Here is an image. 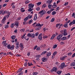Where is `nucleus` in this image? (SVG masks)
<instances>
[{"label":"nucleus","mask_w":75,"mask_h":75,"mask_svg":"<svg viewBox=\"0 0 75 75\" xmlns=\"http://www.w3.org/2000/svg\"><path fill=\"white\" fill-rule=\"evenodd\" d=\"M45 13H46V11L44 10H42L39 12V14H40V17H42V15H44V14H45Z\"/></svg>","instance_id":"f03ea898"},{"label":"nucleus","mask_w":75,"mask_h":75,"mask_svg":"<svg viewBox=\"0 0 75 75\" xmlns=\"http://www.w3.org/2000/svg\"><path fill=\"white\" fill-rule=\"evenodd\" d=\"M6 20V17L4 16L3 18L2 19V21H1V23L4 24H5V21Z\"/></svg>","instance_id":"423d86ee"},{"label":"nucleus","mask_w":75,"mask_h":75,"mask_svg":"<svg viewBox=\"0 0 75 75\" xmlns=\"http://www.w3.org/2000/svg\"><path fill=\"white\" fill-rule=\"evenodd\" d=\"M65 63H62L61 65L59 67L60 68V69H63L65 66Z\"/></svg>","instance_id":"0eeeda50"},{"label":"nucleus","mask_w":75,"mask_h":75,"mask_svg":"<svg viewBox=\"0 0 75 75\" xmlns=\"http://www.w3.org/2000/svg\"><path fill=\"white\" fill-rule=\"evenodd\" d=\"M23 73H24V72H23V71H22L20 73H19L18 75H22L23 74Z\"/></svg>","instance_id":"09e8293b"},{"label":"nucleus","mask_w":75,"mask_h":75,"mask_svg":"<svg viewBox=\"0 0 75 75\" xmlns=\"http://www.w3.org/2000/svg\"><path fill=\"white\" fill-rule=\"evenodd\" d=\"M37 6H40V5H41V2H39L37 4Z\"/></svg>","instance_id":"ea45409f"},{"label":"nucleus","mask_w":75,"mask_h":75,"mask_svg":"<svg viewBox=\"0 0 75 75\" xmlns=\"http://www.w3.org/2000/svg\"><path fill=\"white\" fill-rule=\"evenodd\" d=\"M51 54V52H47V57H50Z\"/></svg>","instance_id":"dca6fc26"},{"label":"nucleus","mask_w":75,"mask_h":75,"mask_svg":"<svg viewBox=\"0 0 75 75\" xmlns=\"http://www.w3.org/2000/svg\"><path fill=\"white\" fill-rule=\"evenodd\" d=\"M6 44V41H4L2 42V44H3L4 46V45H5Z\"/></svg>","instance_id":"473e14b6"},{"label":"nucleus","mask_w":75,"mask_h":75,"mask_svg":"<svg viewBox=\"0 0 75 75\" xmlns=\"http://www.w3.org/2000/svg\"><path fill=\"white\" fill-rule=\"evenodd\" d=\"M20 31L21 33H23L25 31V29H22L20 30Z\"/></svg>","instance_id":"f704fd0d"},{"label":"nucleus","mask_w":75,"mask_h":75,"mask_svg":"<svg viewBox=\"0 0 75 75\" xmlns=\"http://www.w3.org/2000/svg\"><path fill=\"white\" fill-rule=\"evenodd\" d=\"M24 8H21V12H22V13L24 12V11H25V10H24Z\"/></svg>","instance_id":"b1692460"},{"label":"nucleus","mask_w":75,"mask_h":75,"mask_svg":"<svg viewBox=\"0 0 75 75\" xmlns=\"http://www.w3.org/2000/svg\"><path fill=\"white\" fill-rule=\"evenodd\" d=\"M40 23H36V27H40Z\"/></svg>","instance_id":"603ef678"},{"label":"nucleus","mask_w":75,"mask_h":75,"mask_svg":"<svg viewBox=\"0 0 75 75\" xmlns=\"http://www.w3.org/2000/svg\"><path fill=\"white\" fill-rule=\"evenodd\" d=\"M57 51L54 52L53 53V55H54V56H52V58H54V57L55 55H57Z\"/></svg>","instance_id":"9b49d317"},{"label":"nucleus","mask_w":75,"mask_h":75,"mask_svg":"<svg viewBox=\"0 0 75 75\" xmlns=\"http://www.w3.org/2000/svg\"><path fill=\"white\" fill-rule=\"evenodd\" d=\"M35 34L34 33L32 34H31V38H35Z\"/></svg>","instance_id":"4be33fe9"},{"label":"nucleus","mask_w":75,"mask_h":75,"mask_svg":"<svg viewBox=\"0 0 75 75\" xmlns=\"http://www.w3.org/2000/svg\"><path fill=\"white\" fill-rule=\"evenodd\" d=\"M37 24V22H35L33 24V26L34 27H36V25Z\"/></svg>","instance_id":"bb28decb"},{"label":"nucleus","mask_w":75,"mask_h":75,"mask_svg":"<svg viewBox=\"0 0 75 75\" xmlns=\"http://www.w3.org/2000/svg\"><path fill=\"white\" fill-rule=\"evenodd\" d=\"M64 27H65V28H67L68 27V24L66 23L64 25Z\"/></svg>","instance_id":"72a5a7b5"},{"label":"nucleus","mask_w":75,"mask_h":75,"mask_svg":"<svg viewBox=\"0 0 75 75\" xmlns=\"http://www.w3.org/2000/svg\"><path fill=\"white\" fill-rule=\"evenodd\" d=\"M37 17L35 16L34 18V21H36V20H37Z\"/></svg>","instance_id":"bf43d9fd"},{"label":"nucleus","mask_w":75,"mask_h":75,"mask_svg":"<svg viewBox=\"0 0 75 75\" xmlns=\"http://www.w3.org/2000/svg\"><path fill=\"white\" fill-rule=\"evenodd\" d=\"M46 7H47V5L46 4H44L42 6V8H45Z\"/></svg>","instance_id":"7c9ffc66"},{"label":"nucleus","mask_w":75,"mask_h":75,"mask_svg":"<svg viewBox=\"0 0 75 75\" xmlns=\"http://www.w3.org/2000/svg\"><path fill=\"white\" fill-rule=\"evenodd\" d=\"M39 35V33L37 32L35 33V36H36V37H37V36H38Z\"/></svg>","instance_id":"79ce46f5"},{"label":"nucleus","mask_w":75,"mask_h":75,"mask_svg":"<svg viewBox=\"0 0 75 75\" xmlns=\"http://www.w3.org/2000/svg\"><path fill=\"white\" fill-rule=\"evenodd\" d=\"M32 22H33V20L31 19L29 21L28 24H31V23H32Z\"/></svg>","instance_id":"58836bf2"},{"label":"nucleus","mask_w":75,"mask_h":75,"mask_svg":"<svg viewBox=\"0 0 75 75\" xmlns=\"http://www.w3.org/2000/svg\"><path fill=\"white\" fill-rule=\"evenodd\" d=\"M28 67H31V65H32V66L33 65V64L31 62L30 63V62H28Z\"/></svg>","instance_id":"393cba45"},{"label":"nucleus","mask_w":75,"mask_h":75,"mask_svg":"<svg viewBox=\"0 0 75 75\" xmlns=\"http://www.w3.org/2000/svg\"><path fill=\"white\" fill-rule=\"evenodd\" d=\"M34 4H32V3H30L28 5V6H29L28 7L29 9L28 10V11L29 12H31V11H32L33 10V7H34Z\"/></svg>","instance_id":"f257e3e1"},{"label":"nucleus","mask_w":75,"mask_h":75,"mask_svg":"<svg viewBox=\"0 0 75 75\" xmlns=\"http://www.w3.org/2000/svg\"><path fill=\"white\" fill-rule=\"evenodd\" d=\"M31 34L30 33H28V37H31Z\"/></svg>","instance_id":"864d4df0"},{"label":"nucleus","mask_w":75,"mask_h":75,"mask_svg":"<svg viewBox=\"0 0 75 75\" xmlns=\"http://www.w3.org/2000/svg\"><path fill=\"white\" fill-rule=\"evenodd\" d=\"M37 47H38V46L37 45L35 46L33 48V50H35L37 48Z\"/></svg>","instance_id":"5fc2aeb1"},{"label":"nucleus","mask_w":75,"mask_h":75,"mask_svg":"<svg viewBox=\"0 0 75 75\" xmlns=\"http://www.w3.org/2000/svg\"><path fill=\"white\" fill-rule=\"evenodd\" d=\"M75 57V53H74L72 56V58H74Z\"/></svg>","instance_id":"e2e57ef3"},{"label":"nucleus","mask_w":75,"mask_h":75,"mask_svg":"<svg viewBox=\"0 0 75 75\" xmlns=\"http://www.w3.org/2000/svg\"><path fill=\"white\" fill-rule=\"evenodd\" d=\"M7 48L9 49V50H13V49H14V45H12L11 46V45L10 44H9L8 46L7 47Z\"/></svg>","instance_id":"20e7f679"},{"label":"nucleus","mask_w":75,"mask_h":75,"mask_svg":"<svg viewBox=\"0 0 75 75\" xmlns=\"http://www.w3.org/2000/svg\"><path fill=\"white\" fill-rule=\"evenodd\" d=\"M72 23L73 24H75V20H74L72 21Z\"/></svg>","instance_id":"774afa93"},{"label":"nucleus","mask_w":75,"mask_h":75,"mask_svg":"<svg viewBox=\"0 0 75 75\" xmlns=\"http://www.w3.org/2000/svg\"><path fill=\"white\" fill-rule=\"evenodd\" d=\"M62 73V71H57V73L58 75H60Z\"/></svg>","instance_id":"aec40b11"},{"label":"nucleus","mask_w":75,"mask_h":75,"mask_svg":"<svg viewBox=\"0 0 75 75\" xmlns=\"http://www.w3.org/2000/svg\"><path fill=\"white\" fill-rule=\"evenodd\" d=\"M63 35L64 36H66L68 35V33H67V30L66 29H64L63 31Z\"/></svg>","instance_id":"39448f33"},{"label":"nucleus","mask_w":75,"mask_h":75,"mask_svg":"<svg viewBox=\"0 0 75 75\" xmlns=\"http://www.w3.org/2000/svg\"><path fill=\"white\" fill-rule=\"evenodd\" d=\"M20 19H21V17H19L17 18V20H20Z\"/></svg>","instance_id":"69168bd1"},{"label":"nucleus","mask_w":75,"mask_h":75,"mask_svg":"<svg viewBox=\"0 0 75 75\" xmlns=\"http://www.w3.org/2000/svg\"><path fill=\"white\" fill-rule=\"evenodd\" d=\"M59 63L58 62H57L55 63V66H58L59 65Z\"/></svg>","instance_id":"e433bc0d"},{"label":"nucleus","mask_w":75,"mask_h":75,"mask_svg":"<svg viewBox=\"0 0 75 75\" xmlns=\"http://www.w3.org/2000/svg\"><path fill=\"white\" fill-rule=\"evenodd\" d=\"M52 70L53 71H54L55 72H57V67H54L52 69Z\"/></svg>","instance_id":"ddd939ff"},{"label":"nucleus","mask_w":75,"mask_h":75,"mask_svg":"<svg viewBox=\"0 0 75 75\" xmlns=\"http://www.w3.org/2000/svg\"><path fill=\"white\" fill-rule=\"evenodd\" d=\"M66 57H67V56H64L63 57H60V59L61 60V61H63L64 60L65 58H66Z\"/></svg>","instance_id":"9d476101"},{"label":"nucleus","mask_w":75,"mask_h":75,"mask_svg":"<svg viewBox=\"0 0 75 75\" xmlns=\"http://www.w3.org/2000/svg\"><path fill=\"white\" fill-rule=\"evenodd\" d=\"M14 25H16L17 26V27H18L19 25V23L18 22H15L14 23Z\"/></svg>","instance_id":"4468645a"},{"label":"nucleus","mask_w":75,"mask_h":75,"mask_svg":"<svg viewBox=\"0 0 75 75\" xmlns=\"http://www.w3.org/2000/svg\"><path fill=\"white\" fill-rule=\"evenodd\" d=\"M36 10L37 11H38L40 10V8L38 7L36 8Z\"/></svg>","instance_id":"6e6d98bb"},{"label":"nucleus","mask_w":75,"mask_h":75,"mask_svg":"<svg viewBox=\"0 0 75 75\" xmlns=\"http://www.w3.org/2000/svg\"><path fill=\"white\" fill-rule=\"evenodd\" d=\"M7 10L6 11H4L2 13V15H4V14H5V13H7Z\"/></svg>","instance_id":"a878e982"},{"label":"nucleus","mask_w":75,"mask_h":75,"mask_svg":"<svg viewBox=\"0 0 75 75\" xmlns=\"http://www.w3.org/2000/svg\"><path fill=\"white\" fill-rule=\"evenodd\" d=\"M62 36H63V33H62L60 34L59 35H58L56 39L58 40H59V42H60V41H61V40H60V39H61V38Z\"/></svg>","instance_id":"7ed1b4c3"},{"label":"nucleus","mask_w":75,"mask_h":75,"mask_svg":"<svg viewBox=\"0 0 75 75\" xmlns=\"http://www.w3.org/2000/svg\"><path fill=\"white\" fill-rule=\"evenodd\" d=\"M7 14L6 15L7 16V18H8L9 17H10V12H9L8 11H7Z\"/></svg>","instance_id":"6ab92c4d"},{"label":"nucleus","mask_w":75,"mask_h":75,"mask_svg":"<svg viewBox=\"0 0 75 75\" xmlns=\"http://www.w3.org/2000/svg\"><path fill=\"white\" fill-rule=\"evenodd\" d=\"M55 18H52V19L51 21V22H54V21H55Z\"/></svg>","instance_id":"c03bdc74"},{"label":"nucleus","mask_w":75,"mask_h":75,"mask_svg":"<svg viewBox=\"0 0 75 75\" xmlns=\"http://www.w3.org/2000/svg\"><path fill=\"white\" fill-rule=\"evenodd\" d=\"M41 28V26L37 27L35 28V30H39Z\"/></svg>","instance_id":"f3484780"},{"label":"nucleus","mask_w":75,"mask_h":75,"mask_svg":"<svg viewBox=\"0 0 75 75\" xmlns=\"http://www.w3.org/2000/svg\"><path fill=\"white\" fill-rule=\"evenodd\" d=\"M70 66L71 67H74V66H75V60H74V62H72L70 64Z\"/></svg>","instance_id":"f8f14e48"},{"label":"nucleus","mask_w":75,"mask_h":75,"mask_svg":"<svg viewBox=\"0 0 75 75\" xmlns=\"http://www.w3.org/2000/svg\"><path fill=\"white\" fill-rule=\"evenodd\" d=\"M9 26L8 25H5L4 26L5 28H8Z\"/></svg>","instance_id":"8fccbe9b"},{"label":"nucleus","mask_w":75,"mask_h":75,"mask_svg":"<svg viewBox=\"0 0 75 75\" xmlns=\"http://www.w3.org/2000/svg\"><path fill=\"white\" fill-rule=\"evenodd\" d=\"M27 65H28L27 63L25 62V64H24V66L25 67H27Z\"/></svg>","instance_id":"052dcab7"},{"label":"nucleus","mask_w":75,"mask_h":75,"mask_svg":"<svg viewBox=\"0 0 75 75\" xmlns=\"http://www.w3.org/2000/svg\"><path fill=\"white\" fill-rule=\"evenodd\" d=\"M30 52H28V53L27 54V55L28 57H29L30 56Z\"/></svg>","instance_id":"0e129e2a"},{"label":"nucleus","mask_w":75,"mask_h":75,"mask_svg":"<svg viewBox=\"0 0 75 75\" xmlns=\"http://www.w3.org/2000/svg\"><path fill=\"white\" fill-rule=\"evenodd\" d=\"M23 68H22L21 69H19L18 71V72H17V74H18V73L20 72H21V71L22 70H23Z\"/></svg>","instance_id":"5701e85b"},{"label":"nucleus","mask_w":75,"mask_h":75,"mask_svg":"<svg viewBox=\"0 0 75 75\" xmlns=\"http://www.w3.org/2000/svg\"><path fill=\"white\" fill-rule=\"evenodd\" d=\"M47 52V51H44L41 54V55H44V54H46V53Z\"/></svg>","instance_id":"cd10ccee"},{"label":"nucleus","mask_w":75,"mask_h":75,"mask_svg":"<svg viewBox=\"0 0 75 75\" xmlns=\"http://www.w3.org/2000/svg\"><path fill=\"white\" fill-rule=\"evenodd\" d=\"M41 35H42V33H40L39 34L38 36V38L40 40H42V37Z\"/></svg>","instance_id":"6e6552de"},{"label":"nucleus","mask_w":75,"mask_h":75,"mask_svg":"<svg viewBox=\"0 0 75 75\" xmlns=\"http://www.w3.org/2000/svg\"><path fill=\"white\" fill-rule=\"evenodd\" d=\"M7 54H6V55H9V54H10V55H11L12 56L13 55V54L12 53V52L11 51L10 52H7Z\"/></svg>","instance_id":"2eb2a0df"},{"label":"nucleus","mask_w":75,"mask_h":75,"mask_svg":"<svg viewBox=\"0 0 75 75\" xmlns=\"http://www.w3.org/2000/svg\"><path fill=\"white\" fill-rule=\"evenodd\" d=\"M16 38V36L13 35L11 36V38L12 39V40H15V38Z\"/></svg>","instance_id":"412c9836"},{"label":"nucleus","mask_w":75,"mask_h":75,"mask_svg":"<svg viewBox=\"0 0 75 75\" xmlns=\"http://www.w3.org/2000/svg\"><path fill=\"white\" fill-rule=\"evenodd\" d=\"M57 7V5H54L52 6V8H55Z\"/></svg>","instance_id":"de8ad7c7"},{"label":"nucleus","mask_w":75,"mask_h":75,"mask_svg":"<svg viewBox=\"0 0 75 75\" xmlns=\"http://www.w3.org/2000/svg\"><path fill=\"white\" fill-rule=\"evenodd\" d=\"M63 25V24H61L60 23V25H59V27L58 28V29H60L61 28V27H62Z\"/></svg>","instance_id":"4c0bfd02"},{"label":"nucleus","mask_w":75,"mask_h":75,"mask_svg":"<svg viewBox=\"0 0 75 75\" xmlns=\"http://www.w3.org/2000/svg\"><path fill=\"white\" fill-rule=\"evenodd\" d=\"M19 45L21 47V48H22V47H24V46L23 45V43L21 42L20 43Z\"/></svg>","instance_id":"c85d7f7f"},{"label":"nucleus","mask_w":75,"mask_h":75,"mask_svg":"<svg viewBox=\"0 0 75 75\" xmlns=\"http://www.w3.org/2000/svg\"><path fill=\"white\" fill-rule=\"evenodd\" d=\"M27 38V37L26 36L24 38L26 40H27V41H28V40H29V38Z\"/></svg>","instance_id":"49530a36"},{"label":"nucleus","mask_w":75,"mask_h":75,"mask_svg":"<svg viewBox=\"0 0 75 75\" xmlns=\"http://www.w3.org/2000/svg\"><path fill=\"white\" fill-rule=\"evenodd\" d=\"M47 13L48 14H51V11H49L47 12Z\"/></svg>","instance_id":"4d7b16f0"},{"label":"nucleus","mask_w":75,"mask_h":75,"mask_svg":"<svg viewBox=\"0 0 75 75\" xmlns=\"http://www.w3.org/2000/svg\"><path fill=\"white\" fill-rule=\"evenodd\" d=\"M28 17H29L30 19H31L32 18L33 16L32 15H30V14H29L28 15Z\"/></svg>","instance_id":"37998d69"},{"label":"nucleus","mask_w":75,"mask_h":75,"mask_svg":"<svg viewBox=\"0 0 75 75\" xmlns=\"http://www.w3.org/2000/svg\"><path fill=\"white\" fill-rule=\"evenodd\" d=\"M47 58H45V57H43L42 58V62H46L48 61Z\"/></svg>","instance_id":"1a4fd4ad"},{"label":"nucleus","mask_w":75,"mask_h":75,"mask_svg":"<svg viewBox=\"0 0 75 75\" xmlns=\"http://www.w3.org/2000/svg\"><path fill=\"white\" fill-rule=\"evenodd\" d=\"M30 3V1L28 0H27V1H26L25 2V4H28V3Z\"/></svg>","instance_id":"c9c22d12"},{"label":"nucleus","mask_w":75,"mask_h":75,"mask_svg":"<svg viewBox=\"0 0 75 75\" xmlns=\"http://www.w3.org/2000/svg\"><path fill=\"white\" fill-rule=\"evenodd\" d=\"M56 14V11H53L52 12V16H54Z\"/></svg>","instance_id":"c756f323"},{"label":"nucleus","mask_w":75,"mask_h":75,"mask_svg":"<svg viewBox=\"0 0 75 75\" xmlns=\"http://www.w3.org/2000/svg\"><path fill=\"white\" fill-rule=\"evenodd\" d=\"M57 45L56 44L53 47V48H54V49H55L56 48H57Z\"/></svg>","instance_id":"a19ab883"},{"label":"nucleus","mask_w":75,"mask_h":75,"mask_svg":"<svg viewBox=\"0 0 75 75\" xmlns=\"http://www.w3.org/2000/svg\"><path fill=\"white\" fill-rule=\"evenodd\" d=\"M14 23H12L11 24V28H13V27H14Z\"/></svg>","instance_id":"a18cd8bd"},{"label":"nucleus","mask_w":75,"mask_h":75,"mask_svg":"<svg viewBox=\"0 0 75 75\" xmlns=\"http://www.w3.org/2000/svg\"><path fill=\"white\" fill-rule=\"evenodd\" d=\"M59 25H60V23H58L56 25V27L57 28H58V27H59Z\"/></svg>","instance_id":"3c124183"},{"label":"nucleus","mask_w":75,"mask_h":75,"mask_svg":"<svg viewBox=\"0 0 75 75\" xmlns=\"http://www.w3.org/2000/svg\"><path fill=\"white\" fill-rule=\"evenodd\" d=\"M41 46L43 48H45V47H47V44H44L43 45H41Z\"/></svg>","instance_id":"a211bd4d"},{"label":"nucleus","mask_w":75,"mask_h":75,"mask_svg":"<svg viewBox=\"0 0 75 75\" xmlns=\"http://www.w3.org/2000/svg\"><path fill=\"white\" fill-rule=\"evenodd\" d=\"M51 6H52V5H49L48 6V8L50 9L51 8Z\"/></svg>","instance_id":"13d9d810"},{"label":"nucleus","mask_w":75,"mask_h":75,"mask_svg":"<svg viewBox=\"0 0 75 75\" xmlns=\"http://www.w3.org/2000/svg\"><path fill=\"white\" fill-rule=\"evenodd\" d=\"M38 73L37 72H34L33 73V75H38Z\"/></svg>","instance_id":"2f4dec72"},{"label":"nucleus","mask_w":75,"mask_h":75,"mask_svg":"<svg viewBox=\"0 0 75 75\" xmlns=\"http://www.w3.org/2000/svg\"><path fill=\"white\" fill-rule=\"evenodd\" d=\"M72 54V52H69V53H68V55H71Z\"/></svg>","instance_id":"338daca9"},{"label":"nucleus","mask_w":75,"mask_h":75,"mask_svg":"<svg viewBox=\"0 0 75 75\" xmlns=\"http://www.w3.org/2000/svg\"><path fill=\"white\" fill-rule=\"evenodd\" d=\"M68 2L67 3L66 2L64 4V6H67V5H68Z\"/></svg>","instance_id":"680f3d73"}]
</instances>
